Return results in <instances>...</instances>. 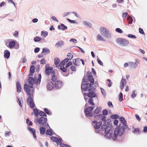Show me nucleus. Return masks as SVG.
<instances>
[{"mask_svg": "<svg viewBox=\"0 0 147 147\" xmlns=\"http://www.w3.org/2000/svg\"><path fill=\"white\" fill-rule=\"evenodd\" d=\"M94 108V107H88L85 109L84 112L86 117H91L93 115L92 113L90 112L93 110Z\"/></svg>", "mask_w": 147, "mask_h": 147, "instance_id": "8", "label": "nucleus"}, {"mask_svg": "<svg viewBox=\"0 0 147 147\" xmlns=\"http://www.w3.org/2000/svg\"><path fill=\"white\" fill-rule=\"evenodd\" d=\"M64 45V42L63 41H59L56 44L55 46L57 47H61Z\"/></svg>", "mask_w": 147, "mask_h": 147, "instance_id": "29", "label": "nucleus"}, {"mask_svg": "<svg viewBox=\"0 0 147 147\" xmlns=\"http://www.w3.org/2000/svg\"><path fill=\"white\" fill-rule=\"evenodd\" d=\"M106 119L105 117V116H102V117L101 118V120L102 121V123L103 124L101 126V127L102 126L104 125L106 126L107 127V126H109L107 125V124L106 123V122L105 121Z\"/></svg>", "mask_w": 147, "mask_h": 147, "instance_id": "32", "label": "nucleus"}, {"mask_svg": "<svg viewBox=\"0 0 147 147\" xmlns=\"http://www.w3.org/2000/svg\"><path fill=\"white\" fill-rule=\"evenodd\" d=\"M26 123L30 125H31L32 124V122L31 121H30L28 119H26Z\"/></svg>", "mask_w": 147, "mask_h": 147, "instance_id": "52", "label": "nucleus"}, {"mask_svg": "<svg viewBox=\"0 0 147 147\" xmlns=\"http://www.w3.org/2000/svg\"><path fill=\"white\" fill-rule=\"evenodd\" d=\"M100 33L103 37L106 38L110 39L111 37V34L109 30L107 28L102 26L100 28Z\"/></svg>", "mask_w": 147, "mask_h": 147, "instance_id": "2", "label": "nucleus"}, {"mask_svg": "<svg viewBox=\"0 0 147 147\" xmlns=\"http://www.w3.org/2000/svg\"><path fill=\"white\" fill-rule=\"evenodd\" d=\"M60 61V59L59 58L56 57L54 59L55 64L56 65H57L59 63Z\"/></svg>", "mask_w": 147, "mask_h": 147, "instance_id": "37", "label": "nucleus"}, {"mask_svg": "<svg viewBox=\"0 0 147 147\" xmlns=\"http://www.w3.org/2000/svg\"><path fill=\"white\" fill-rule=\"evenodd\" d=\"M51 140L53 141L56 142L57 144H60L61 147H71L69 145L61 143L62 140L61 138L52 136L51 137Z\"/></svg>", "mask_w": 147, "mask_h": 147, "instance_id": "5", "label": "nucleus"}, {"mask_svg": "<svg viewBox=\"0 0 147 147\" xmlns=\"http://www.w3.org/2000/svg\"><path fill=\"white\" fill-rule=\"evenodd\" d=\"M10 55V53L8 51L6 50L4 52V56L7 58L8 59L9 58Z\"/></svg>", "mask_w": 147, "mask_h": 147, "instance_id": "28", "label": "nucleus"}, {"mask_svg": "<svg viewBox=\"0 0 147 147\" xmlns=\"http://www.w3.org/2000/svg\"><path fill=\"white\" fill-rule=\"evenodd\" d=\"M32 99V97H29L27 99V101L28 103L30 105V107L31 108H33L34 107L35 105Z\"/></svg>", "mask_w": 147, "mask_h": 147, "instance_id": "11", "label": "nucleus"}, {"mask_svg": "<svg viewBox=\"0 0 147 147\" xmlns=\"http://www.w3.org/2000/svg\"><path fill=\"white\" fill-rule=\"evenodd\" d=\"M70 42H72L74 43H76L77 42V41L74 38H72L70 40Z\"/></svg>", "mask_w": 147, "mask_h": 147, "instance_id": "63", "label": "nucleus"}, {"mask_svg": "<svg viewBox=\"0 0 147 147\" xmlns=\"http://www.w3.org/2000/svg\"><path fill=\"white\" fill-rule=\"evenodd\" d=\"M30 85H29L28 84H26L24 85V88L25 91L27 93H29V94H30L29 93L31 91V89L33 88V87H31Z\"/></svg>", "mask_w": 147, "mask_h": 147, "instance_id": "13", "label": "nucleus"}, {"mask_svg": "<svg viewBox=\"0 0 147 147\" xmlns=\"http://www.w3.org/2000/svg\"><path fill=\"white\" fill-rule=\"evenodd\" d=\"M97 39L98 40L105 41V39L103 38V36L100 34H98L96 37Z\"/></svg>", "mask_w": 147, "mask_h": 147, "instance_id": "25", "label": "nucleus"}, {"mask_svg": "<svg viewBox=\"0 0 147 147\" xmlns=\"http://www.w3.org/2000/svg\"><path fill=\"white\" fill-rule=\"evenodd\" d=\"M33 111L34 115L36 117H38L39 115V111L38 109H34Z\"/></svg>", "mask_w": 147, "mask_h": 147, "instance_id": "34", "label": "nucleus"}, {"mask_svg": "<svg viewBox=\"0 0 147 147\" xmlns=\"http://www.w3.org/2000/svg\"><path fill=\"white\" fill-rule=\"evenodd\" d=\"M120 120L121 123L124 125L123 126H127L126 121L123 117H121L120 118Z\"/></svg>", "mask_w": 147, "mask_h": 147, "instance_id": "27", "label": "nucleus"}, {"mask_svg": "<svg viewBox=\"0 0 147 147\" xmlns=\"http://www.w3.org/2000/svg\"><path fill=\"white\" fill-rule=\"evenodd\" d=\"M39 114L41 116H43L45 117H46L47 115L46 114L43 112L41 111L39 113Z\"/></svg>", "mask_w": 147, "mask_h": 147, "instance_id": "49", "label": "nucleus"}, {"mask_svg": "<svg viewBox=\"0 0 147 147\" xmlns=\"http://www.w3.org/2000/svg\"><path fill=\"white\" fill-rule=\"evenodd\" d=\"M132 92L133 93L131 95V97L132 98H134L136 96V94L135 93V90H134L132 91Z\"/></svg>", "mask_w": 147, "mask_h": 147, "instance_id": "54", "label": "nucleus"}, {"mask_svg": "<svg viewBox=\"0 0 147 147\" xmlns=\"http://www.w3.org/2000/svg\"><path fill=\"white\" fill-rule=\"evenodd\" d=\"M91 87H93V86H92L91 84H88L86 83L82 84L81 86L82 89L84 90V91H87L88 89H89V88Z\"/></svg>", "mask_w": 147, "mask_h": 147, "instance_id": "9", "label": "nucleus"}, {"mask_svg": "<svg viewBox=\"0 0 147 147\" xmlns=\"http://www.w3.org/2000/svg\"><path fill=\"white\" fill-rule=\"evenodd\" d=\"M18 32L17 31H15L13 33V35L15 37H17L18 36Z\"/></svg>", "mask_w": 147, "mask_h": 147, "instance_id": "64", "label": "nucleus"}, {"mask_svg": "<svg viewBox=\"0 0 147 147\" xmlns=\"http://www.w3.org/2000/svg\"><path fill=\"white\" fill-rule=\"evenodd\" d=\"M88 102L92 105H94V104L93 102V99L92 98L89 99L88 100Z\"/></svg>", "mask_w": 147, "mask_h": 147, "instance_id": "41", "label": "nucleus"}, {"mask_svg": "<svg viewBox=\"0 0 147 147\" xmlns=\"http://www.w3.org/2000/svg\"><path fill=\"white\" fill-rule=\"evenodd\" d=\"M73 62L74 64L76 66H79L80 64V59H73Z\"/></svg>", "mask_w": 147, "mask_h": 147, "instance_id": "16", "label": "nucleus"}, {"mask_svg": "<svg viewBox=\"0 0 147 147\" xmlns=\"http://www.w3.org/2000/svg\"><path fill=\"white\" fill-rule=\"evenodd\" d=\"M83 24L85 26L90 28L92 27L91 24L88 21H84L82 22Z\"/></svg>", "mask_w": 147, "mask_h": 147, "instance_id": "19", "label": "nucleus"}, {"mask_svg": "<svg viewBox=\"0 0 147 147\" xmlns=\"http://www.w3.org/2000/svg\"><path fill=\"white\" fill-rule=\"evenodd\" d=\"M102 123L101 121L96 123V121H95L92 122V125L95 129H98L99 128Z\"/></svg>", "mask_w": 147, "mask_h": 147, "instance_id": "12", "label": "nucleus"}, {"mask_svg": "<svg viewBox=\"0 0 147 147\" xmlns=\"http://www.w3.org/2000/svg\"><path fill=\"white\" fill-rule=\"evenodd\" d=\"M27 129L30 131L31 133L33 134L34 138H36V136L35 129L34 128H31L30 127H28Z\"/></svg>", "mask_w": 147, "mask_h": 147, "instance_id": "18", "label": "nucleus"}, {"mask_svg": "<svg viewBox=\"0 0 147 147\" xmlns=\"http://www.w3.org/2000/svg\"><path fill=\"white\" fill-rule=\"evenodd\" d=\"M42 53L47 55L50 53V50L47 48H43Z\"/></svg>", "mask_w": 147, "mask_h": 147, "instance_id": "24", "label": "nucleus"}, {"mask_svg": "<svg viewBox=\"0 0 147 147\" xmlns=\"http://www.w3.org/2000/svg\"><path fill=\"white\" fill-rule=\"evenodd\" d=\"M95 88L94 87H92L91 88L89 89L88 90L89 93L87 94L84 93V94L85 100H86L88 98V97L90 98H92L95 97L96 94L94 92L92 91L94 90Z\"/></svg>", "mask_w": 147, "mask_h": 147, "instance_id": "4", "label": "nucleus"}, {"mask_svg": "<svg viewBox=\"0 0 147 147\" xmlns=\"http://www.w3.org/2000/svg\"><path fill=\"white\" fill-rule=\"evenodd\" d=\"M46 134L47 135L52 136L53 135V133L52 131V130H47L46 131Z\"/></svg>", "mask_w": 147, "mask_h": 147, "instance_id": "39", "label": "nucleus"}, {"mask_svg": "<svg viewBox=\"0 0 147 147\" xmlns=\"http://www.w3.org/2000/svg\"><path fill=\"white\" fill-rule=\"evenodd\" d=\"M108 105L109 107H113V105L112 102L110 101L108 102Z\"/></svg>", "mask_w": 147, "mask_h": 147, "instance_id": "56", "label": "nucleus"}, {"mask_svg": "<svg viewBox=\"0 0 147 147\" xmlns=\"http://www.w3.org/2000/svg\"><path fill=\"white\" fill-rule=\"evenodd\" d=\"M127 15H128V13L126 12H125L123 13V16H122L123 17V18H124V19H125L126 18V17H127Z\"/></svg>", "mask_w": 147, "mask_h": 147, "instance_id": "55", "label": "nucleus"}, {"mask_svg": "<svg viewBox=\"0 0 147 147\" xmlns=\"http://www.w3.org/2000/svg\"><path fill=\"white\" fill-rule=\"evenodd\" d=\"M67 57L69 60H71L73 58V55L71 53H69L67 54Z\"/></svg>", "mask_w": 147, "mask_h": 147, "instance_id": "35", "label": "nucleus"}, {"mask_svg": "<svg viewBox=\"0 0 147 147\" xmlns=\"http://www.w3.org/2000/svg\"><path fill=\"white\" fill-rule=\"evenodd\" d=\"M67 20L71 23L78 24V23L75 20H71L69 18H67Z\"/></svg>", "mask_w": 147, "mask_h": 147, "instance_id": "44", "label": "nucleus"}, {"mask_svg": "<svg viewBox=\"0 0 147 147\" xmlns=\"http://www.w3.org/2000/svg\"><path fill=\"white\" fill-rule=\"evenodd\" d=\"M47 121L46 118L41 117L38 120V122L39 124L41 126H43L46 123Z\"/></svg>", "mask_w": 147, "mask_h": 147, "instance_id": "10", "label": "nucleus"}, {"mask_svg": "<svg viewBox=\"0 0 147 147\" xmlns=\"http://www.w3.org/2000/svg\"><path fill=\"white\" fill-rule=\"evenodd\" d=\"M62 85V82L61 81H57L55 83V86L56 88L57 89L60 88Z\"/></svg>", "mask_w": 147, "mask_h": 147, "instance_id": "17", "label": "nucleus"}, {"mask_svg": "<svg viewBox=\"0 0 147 147\" xmlns=\"http://www.w3.org/2000/svg\"><path fill=\"white\" fill-rule=\"evenodd\" d=\"M119 100L120 102H122L123 100V94L121 92H120L119 94Z\"/></svg>", "mask_w": 147, "mask_h": 147, "instance_id": "36", "label": "nucleus"}, {"mask_svg": "<svg viewBox=\"0 0 147 147\" xmlns=\"http://www.w3.org/2000/svg\"><path fill=\"white\" fill-rule=\"evenodd\" d=\"M70 67L72 71H76V68L75 66L71 65Z\"/></svg>", "mask_w": 147, "mask_h": 147, "instance_id": "50", "label": "nucleus"}, {"mask_svg": "<svg viewBox=\"0 0 147 147\" xmlns=\"http://www.w3.org/2000/svg\"><path fill=\"white\" fill-rule=\"evenodd\" d=\"M129 65L130 67L132 68L135 69L138 66V65L136 63L130 61L129 62Z\"/></svg>", "mask_w": 147, "mask_h": 147, "instance_id": "20", "label": "nucleus"}, {"mask_svg": "<svg viewBox=\"0 0 147 147\" xmlns=\"http://www.w3.org/2000/svg\"><path fill=\"white\" fill-rule=\"evenodd\" d=\"M22 102V100L21 101V100H20L19 98H18V102L19 105H20V106L21 107H22V105L21 104V102Z\"/></svg>", "mask_w": 147, "mask_h": 147, "instance_id": "58", "label": "nucleus"}, {"mask_svg": "<svg viewBox=\"0 0 147 147\" xmlns=\"http://www.w3.org/2000/svg\"><path fill=\"white\" fill-rule=\"evenodd\" d=\"M118 117V115L117 114H114L111 116V118L113 119H116Z\"/></svg>", "mask_w": 147, "mask_h": 147, "instance_id": "48", "label": "nucleus"}, {"mask_svg": "<svg viewBox=\"0 0 147 147\" xmlns=\"http://www.w3.org/2000/svg\"><path fill=\"white\" fill-rule=\"evenodd\" d=\"M88 80L90 82V84H91L92 85H93L94 82V79L92 76L89 75L88 76Z\"/></svg>", "mask_w": 147, "mask_h": 147, "instance_id": "26", "label": "nucleus"}, {"mask_svg": "<svg viewBox=\"0 0 147 147\" xmlns=\"http://www.w3.org/2000/svg\"><path fill=\"white\" fill-rule=\"evenodd\" d=\"M53 68L51 67H48L47 65H46L45 66V74L48 75L53 70Z\"/></svg>", "mask_w": 147, "mask_h": 147, "instance_id": "15", "label": "nucleus"}, {"mask_svg": "<svg viewBox=\"0 0 147 147\" xmlns=\"http://www.w3.org/2000/svg\"><path fill=\"white\" fill-rule=\"evenodd\" d=\"M16 88L17 92L20 93L21 91L22 88L20 84L18 82H16Z\"/></svg>", "mask_w": 147, "mask_h": 147, "instance_id": "22", "label": "nucleus"}, {"mask_svg": "<svg viewBox=\"0 0 147 147\" xmlns=\"http://www.w3.org/2000/svg\"><path fill=\"white\" fill-rule=\"evenodd\" d=\"M97 61L98 64L101 65H103V64L102 62L100 60L98 57L97 58Z\"/></svg>", "mask_w": 147, "mask_h": 147, "instance_id": "53", "label": "nucleus"}, {"mask_svg": "<svg viewBox=\"0 0 147 147\" xmlns=\"http://www.w3.org/2000/svg\"><path fill=\"white\" fill-rule=\"evenodd\" d=\"M46 63V61L43 59L40 61V63L42 64H45Z\"/></svg>", "mask_w": 147, "mask_h": 147, "instance_id": "60", "label": "nucleus"}, {"mask_svg": "<svg viewBox=\"0 0 147 147\" xmlns=\"http://www.w3.org/2000/svg\"><path fill=\"white\" fill-rule=\"evenodd\" d=\"M56 79L57 77L55 76V75H53L52 76V80L53 81H55L56 80Z\"/></svg>", "mask_w": 147, "mask_h": 147, "instance_id": "59", "label": "nucleus"}, {"mask_svg": "<svg viewBox=\"0 0 147 147\" xmlns=\"http://www.w3.org/2000/svg\"><path fill=\"white\" fill-rule=\"evenodd\" d=\"M5 44L7 47L12 49L15 46L16 41L15 40H12L10 39H8L5 40Z\"/></svg>", "mask_w": 147, "mask_h": 147, "instance_id": "6", "label": "nucleus"}, {"mask_svg": "<svg viewBox=\"0 0 147 147\" xmlns=\"http://www.w3.org/2000/svg\"><path fill=\"white\" fill-rule=\"evenodd\" d=\"M61 29L62 30H64L67 28V26H65L63 24H61Z\"/></svg>", "mask_w": 147, "mask_h": 147, "instance_id": "45", "label": "nucleus"}, {"mask_svg": "<svg viewBox=\"0 0 147 147\" xmlns=\"http://www.w3.org/2000/svg\"><path fill=\"white\" fill-rule=\"evenodd\" d=\"M127 36L130 38L135 39L136 38V37L134 35L132 34H128Z\"/></svg>", "mask_w": 147, "mask_h": 147, "instance_id": "43", "label": "nucleus"}, {"mask_svg": "<svg viewBox=\"0 0 147 147\" xmlns=\"http://www.w3.org/2000/svg\"><path fill=\"white\" fill-rule=\"evenodd\" d=\"M66 68H65L64 67H60V69L63 72H65L66 71L67 69H66Z\"/></svg>", "mask_w": 147, "mask_h": 147, "instance_id": "62", "label": "nucleus"}, {"mask_svg": "<svg viewBox=\"0 0 147 147\" xmlns=\"http://www.w3.org/2000/svg\"><path fill=\"white\" fill-rule=\"evenodd\" d=\"M101 110V108L100 107H97L94 111V113L97 114L100 112Z\"/></svg>", "mask_w": 147, "mask_h": 147, "instance_id": "31", "label": "nucleus"}, {"mask_svg": "<svg viewBox=\"0 0 147 147\" xmlns=\"http://www.w3.org/2000/svg\"><path fill=\"white\" fill-rule=\"evenodd\" d=\"M115 31L116 32L120 33H122L123 32L122 30L119 28H116Z\"/></svg>", "mask_w": 147, "mask_h": 147, "instance_id": "51", "label": "nucleus"}, {"mask_svg": "<svg viewBox=\"0 0 147 147\" xmlns=\"http://www.w3.org/2000/svg\"><path fill=\"white\" fill-rule=\"evenodd\" d=\"M101 91L102 92V94L104 96H105L106 95V91L105 90L101 88H100Z\"/></svg>", "mask_w": 147, "mask_h": 147, "instance_id": "46", "label": "nucleus"}, {"mask_svg": "<svg viewBox=\"0 0 147 147\" xmlns=\"http://www.w3.org/2000/svg\"><path fill=\"white\" fill-rule=\"evenodd\" d=\"M41 76L40 74H39L38 76V84H40L41 81Z\"/></svg>", "mask_w": 147, "mask_h": 147, "instance_id": "57", "label": "nucleus"}, {"mask_svg": "<svg viewBox=\"0 0 147 147\" xmlns=\"http://www.w3.org/2000/svg\"><path fill=\"white\" fill-rule=\"evenodd\" d=\"M127 19L129 20V24H131L132 23L133 20L131 16H128L127 18Z\"/></svg>", "mask_w": 147, "mask_h": 147, "instance_id": "40", "label": "nucleus"}, {"mask_svg": "<svg viewBox=\"0 0 147 147\" xmlns=\"http://www.w3.org/2000/svg\"><path fill=\"white\" fill-rule=\"evenodd\" d=\"M116 42L119 45L123 46H126L129 44V41L127 39L122 38H118L116 40Z\"/></svg>", "mask_w": 147, "mask_h": 147, "instance_id": "3", "label": "nucleus"}, {"mask_svg": "<svg viewBox=\"0 0 147 147\" xmlns=\"http://www.w3.org/2000/svg\"><path fill=\"white\" fill-rule=\"evenodd\" d=\"M44 111L48 115H51V113L49 111L47 108H45L44 109Z\"/></svg>", "mask_w": 147, "mask_h": 147, "instance_id": "47", "label": "nucleus"}, {"mask_svg": "<svg viewBox=\"0 0 147 147\" xmlns=\"http://www.w3.org/2000/svg\"><path fill=\"white\" fill-rule=\"evenodd\" d=\"M54 86L53 83L52 82H50L47 85V88L49 90H51L53 88Z\"/></svg>", "mask_w": 147, "mask_h": 147, "instance_id": "21", "label": "nucleus"}, {"mask_svg": "<svg viewBox=\"0 0 147 147\" xmlns=\"http://www.w3.org/2000/svg\"><path fill=\"white\" fill-rule=\"evenodd\" d=\"M48 35V33L47 31H42L41 32V36L42 37H46Z\"/></svg>", "mask_w": 147, "mask_h": 147, "instance_id": "30", "label": "nucleus"}, {"mask_svg": "<svg viewBox=\"0 0 147 147\" xmlns=\"http://www.w3.org/2000/svg\"><path fill=\"white\" fill-rule=\"evenodd\" d=\"M28 85H30L31 87H33L34 84H38L37 78H34L32 77H30L28 79Z\"/></svg>", "mask_w": 147, "mask_h": 147, "instance_id": "7", "label": "nucleus"}, {"mask_svg": "<svg viewBox=\"0 0 147 147\" xmlns=\"http://www.w3.org/2000/svg\"><path fill=\"white\" fill-rule=\"evenodd\" d=\"M127 126H122L116 127L113 135L111 134L112 127L111 126L107 127L104 125L101 127V131L102 135L106 139L111 138L115 141L119 136H122L124 133L125 129L127 127Z\"/></svg>", "mask_w": 147, "mask_h": 147, "instance_id": "1", "label": "nucleus"}, {"mask_svg": "<svg viewBox=\"0 0 147 147\" xmlns=\"http://www.w3.org/2000/svg\"><path fill=\"white\" fill-rule=\"evenodd\" d=\"M72 64V63L71 62H68L66 65L65 67L66 68H67L69 67L70 65H71Z\"/></svg>", "mask_w": 147, "mask_h": 147, "instance_id": "61", "label": "nucleus"}, {"mask_svg": "<svg viewBox=\"0 0 147 147\" xmlns=\"http://www.w3.org/2000/svg\"><path fill=\"white\" fill-rule=\"evenodd\" d=\"M41 38L39 36H36L34 38V40L35 42H38L41 40Z\"/></svg>", "mask_w": 147, "mask_h": 147, "instance_id": "38", "label": "nucleus"}, {"mask_svg": "<svg viewBox=\"0 0 147 147\" xmlns=\"http://www.w3.org/2000/svg\"><path fill=\"white\" fill-rule=\"evenodd\" d=\"M126 80L125 79L122 78L120 83V88L121 90H123L124 85L126 84Z\"/></svg>", "mask_w": 147, "mask_h": 147, "instance_id": "14", "label": "nucleus"}, {"mask_svg": "<svg viewBox=\"0 0 147 147\" xmlns=\"http://www.w3.org/2000/svg\"><path fill=\"white\" fill-rule=\"evenodd\" d=\"M35 67L34 65H32L31 66L30 69V72L29 74V76H32V74L34 73V71Z\"/></svg>", "mask_w": 147, "mask_h": 147, "instance_id": "23", "label": "nucleus"}, {"mask_svg": "<svg viewBox=\"0 0 147 147\" xmlns=\"http://www.w3.org/2000/svg\"><path fill=\"white\" fill-rule=\"evenodd\" d=\"M132 132L136 134H139L140 133L139 130L138 129H135L134 130L132 131Z\"/></svg>", "mask_w": 147, "mask_h": 147, "instance_id": "42", "label": "nucleus"}, {"mask_svg": "<svg viewBox=\"0 0 147 147\" xmlns=\"http://www.w3.org/2000/svg\"><path fill=\"white\" fill-rule=\"evenodd\" d=\"M40 131L41 134H43L46 131V129L44 127H41L40 129Z\"/></svg>", "mask_w": 147, "mask_h": 147, "instance_id": "33", "label": "nucleus"}]
</instances>
